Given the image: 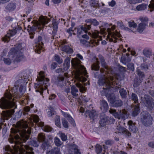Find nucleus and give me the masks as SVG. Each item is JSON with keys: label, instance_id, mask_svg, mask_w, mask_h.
Segmentation results:
<instances>
[{"label": "nucleus", "instance_id": "nucleus-22", "mask_svg": "<svg viewBox=\"0 0 154 154\" xmlns=\"http://www.w3.org/2000/svg\"><path fill=\"white\" fill-rule=\"evenodd\" d=\"M39 121V118L36 115H33L29 118V121L28 122V124L31 126L34 125L33 122L37 123Z\"/></svg>", "mask_w": 154, "mask_h": 154}, {"label": "nucleus", "instance_id": "nucleus-50", "mask_svg": "<svg viewBox=\"0 0 154 154\" xmlns=\"http://www.w3.org/2000/svg\"><path fill=\"white\" fill-rule=\"evenodd\" d=\"M149 8L150 9L151 12L154 10V0H151L150 4L149 5Z\"/></svg>", "mask_w": 154, "mask_h": 154}, {"label": "nucleus", "instance_id": "nucleus-35", "mask_svg": "<svg viewBox=\"0 0 154 154\" xmlns=\"http://www.w3.org/2000/svg\"><path fill=\"white\" fill-rule=\"evenodd\" d=\"M76 85L79 89V90L82 93H84L86 90V88L84 87V86L81 84L79 83H76Z\"/></svg>", "mask_w": 154, "mask_h": 154}, {"label": "nucleus", "instance_id": "nucleus-8", "mask_svg": "<svg viewBox=\"0 0 154 154\" xmlns=\"http://www.w3.org/2000/svg\"><path fill=\"white\" fill-rule=\"evenodd\" d=\"M25 79L22 77H19L16 81L13 89H17L19 88V91L14 92L13 97L15 98H19L21 97L25 93L26 90V83Z\"/></svg>", "mask_w": 154, "mask_h": 154}, {"label": "nucleus", "instance_id": "nucleus-55", "mask_svg": "<svg viewBox=\"0 0 154 154\" xmlns=\"http://www.w3.org/2000/svg\"><path fill=\"white\" fill-rule=\"evenodd\" d=\"M128 25L130 27L133 28L136 27L137 26V24L133 21H131L128 22Z\"/></svg>", "mask_w": 154, "mask_h": 154}, {"label": "nucleus", "instance_id": "nucleus-46", "mask_svg": "<svg viewBox=\"0 0 154 154\" xmlns=\"http://www.w3.org/2000/svg\"><path fill=\"white\" fill-rule=\"evenodd\" d=\"M55 125L58 127L60 128V117L57 116L55 118Z\"/></svg>", "mask_w": 154, "mask_h": 154}, {"label": "nucleus", "instance_id": "nucleus-45", "mask_svg": "<svg viewBox=\"0 0 154 154\" xmlns=\"http://www.w3.org/2000/svg\"><path fill=\"white\" fill-rule=\"evenodd\" d=\"M119 92L122 97L125 98L126 97L127 94L126 91L123 88H121L120 89Z\"/></svg>", "mask_w": 154, "mask_h": 154}, {"label": "nucleus", "instance_id": "nucleus-17", "mask_svg": "<svg viewBox=\"0 0 154 154\" xmlns=\"http://www.w3.org/2000/svg\"><path fill=\"white\" fill-rule=\"evenodd\" d=\"M70 61V57H67L64 60L63 65V69H62V68L57 69L56 72H57L59 73L61 72H63L67 70L69 67Z\"/></svg>", "mask_w": 154, "mask_h": 154}, {"label": "nucleus", "instance_id": "nucleus-2", "mask_svg": "<svg viewBox=\"0 0 154 154\" xmlns=\"http://www.w3.org/2000/svg\"><path fill=\"white\" fill-rule=\"evenodd\" d=\"M119 72H116L115 68H113L112 71L110 72L108 81H107L105 87L103 88L101 91V94L108 97L110 98V96L108 93L111 88L116 89L119 88L121 86L119 80H122L124 77V73L126 71L125 68L120 66L119 68Z\"/></svg>", "mask_w": 154, "mask_h": 154}, {"label": "nucleus", "instance_id": "nucleus-26", "mask_svg": "<svg viewBox=\"0 0 154 154\" xmlns=\"http://www.w3.org/2000/svg\"><path fill=\"white\" fill-rule=\"evenodd\" d=\"M91 25H88L86 26H82L80 28V29H77V31L78 33L80 34H81L82 32V31L84 32L85 33H86L87 31L89 30L91 28Z\"/></svg>", "mask_w": 154, "mask_h": 154}, {"label": "nucleus", "instance_id": "nucleus-52", "mask_svg": "<svg viewBox=\"0 0 154 154\" xmlns=\"http://www.w3.org/2000/svg\"><path fill=\"white\" fill-rule=\"evenodd\" d=\"M128 69L132 71H134V65L133 63H129L127 65Z\"/></svg>", "mask_w": 154, "mask_h": 154}, {"label": "nucleus", "instance_id": "nucleus-33", "mask_svg": "<svg viewBox=\"0 0 154 154\" xmlns=\"http://www.w3.org/2000/svg\"><path fill=\"white\" fill-rule=\"evenodd\" d=\"M47 154H61L60 148L55 147L51 151L48 152Z\"/></svg>", "mask_w": 154, "mask_h": 154}, {"label": "nucleus", "instance_id": "nucleus-59", "mask_svg": "<svg viewBox=\"0 0 154 154\" xmlns=\"http://www.w3.org/2000/svg\"><path fill=\"white\" fill-rule=\"evenodd\" d=\"M57 64L56 63H53L51 65V69H54L57 67Z\"/></svg>", "mask_w": 154, "mask_h": 154}, {"label": "nucleus", "instance_id": "nucleus-20", "mask_svg": "<svg viewBox=\"0 0 154 154\" xmlns=\"http://www.w3.org/2000/svg\"><path fill=\"white\" fill-rule=\"evenodd\" d=\"M66 42V41H63L62 42V46L61 47L62 50L65 51L68 54H70L72 53L73 49L69 46L65 45H63Z\"/></svg>", "mask_w": 154, "mask_h": 154}, {"label": "nucleus", "instance_id": "nucleus-10", "mask_svg": "<svg viewBox=\"0 0 154 154\" xmlns=\"http://www.w3.org/2000/svg\"><path fill=\"white\" fill-rule=\"evenodd\" d=\"M101 30V32L96 30L92 34L91 33H88L92 37V39L90 41L88 42L91 46L98 45L99 44V42L102 40L101 36L100 35L103 34V35H105L106 34L105 30Z\"/></svg>", "mask_w": 154, "mask_h": 154}, {"label": "nucleus", "instance_id": "nucleus-41", "mask_svg": "<svg viewBox=\"0 0 154 154\" xmlns=\"http://www.w3.org/2000/svg\"><path fill=\"white\" fill-rule=\"evenodd\" d=\"M58 134L59 135L60 137L63 141H65L67 140V137L64 133L59 131Z\"/></svg>", "mask_w": 154, "mask_h": 154}, {"label": "nucleus", "instance_id": "nucleus-23", "mask_svg": "<svg viewBox=\"0 0 154 154\" xmlns=\"http://www.w3.org/2000/svg\"><path fill=\"white\" fill-rule=\"evenodd\" d=\"M100 109L103 112H106L108 109V106L107 102L103 100H100Z\"/></svg>", "mask_w": 154, "mask_h": 154}, {"label": "nucleus", "instance_id": "nucleus-32", "mask_svg": "<svg viewBox=\"0 0 154 154\" xmlns=\"http://www.w3.org/2000/svg\"><path fill=\"white\" fill-rule=\"evenodd\" d=\"M98 117L96 112L94 110H92L89 113V117L93 120L96 119Z\"/></svg>", "mask_w": 154, "mask_h": 154}, {"label": "nucleus", "instance_id": "nucleus-51", "mask_svg": "<svg viewBox=\"0 0 154 154\" xmlns=\"http://www.w3.org/2000/svg\"><path fill=\"white\" fill-rule=\"evenodd\" d=\"M131 97L132 100L134 101V103H136L138 102V98L137 95L136 94L134 93H132Z\"/></svg>", "mask_w": 154, "mask_h": 154}, {"label": "nucleus", "instance_id": "nucleus-38", "mask_svg": "<svg viewBox=\"0 0 154 154\" xmlns=\"http://www.w3.org/2000/svg\"><path fill=\"white\" fill-rule=\"evenodd\" d=\"M99 64V62L98 61H97L95 63H94L92 65L91 68L92 70L96 71L99 70L100 68Z\"/></svg>", "mask_w": 154, "mask_h": 154}, {"label": "nucleus", "instance_id": "nucleus-30", "mask_svg": "<svg viewBox=\"0 0 154 154\" xmlns=\"http://www.w3.org/2000/svg\"><path fill=\"white\" fill-rule=\"evenodd\" d=\"M126 55L127 57V58L125 56L122 57H121L120 60L121 62L124 64H126L127 62L130 61L131 60V58H128L129 56V54L127 53Z\"/></svg>", "mask_w": 154, "mask_h": 154}, {"label": "nucleus", "instance_id": "nucleus-29", "mask_svg": "<svg viewBox=\"0 0 154 154\" xmlns=\"http://www.w3.org/2000/svg\"><path fill=\"white\" fill-rule=\"evenodd\" d=\"M147 26V24L146 23H141L138 25L137 29V31L140 33L142 32L145 29L146 26Z\"/></svg>", "mask_w": 154, "mask_h": 154}, {"label": "nucleus", "instance_id": "nucleus-39", "mask_svg": "<svg viewBox=\"0 0 154 154\" xmlns=\"http://www.w3.org/2000/svg\"><path fill=\"white\" fill-rule=\"evenodd\" d=\"M147 8V5L145 4H141L137 6L136 9L138 11L143 10L146 8Z\"/></svg>", "mask_w": 154, "mask_h": 154}, {"label": "nucleus", "instance_id": "nucleus-5", "mask_svg": "<svg viewBox=\"0 0 154 154\" xmlns=\"http://www.w3.org/2000/svg\"><path fill=\"white\" fill-rule=\"evenodd\" d=\"M37 82L35 84L34 87L35 91L39 92L42 95L44 91L47 89L49 86V79L45 77V73L42 71L38 73V75L36 79Z\"/></svg>", "mask_w": 154, "mask_h": 154}, {"label": "nucleus", "instance_id": "nucleus-25", "mask_svg": "<svg viewBox=\"0 0 154 154\" xmlns=\"http://www.w3.org/2000/svg\"><path fill=\"white\" fill-rule=\"evenodd\" d=\"M112 98L110 100V103L112 106L115 107H118L121 106L122 104V102L120 100H115L113 101Z\"/></svg>", "mask_w": 154, "mask_h": 154}, {"label": "nucleus", "instance_id": "nucleus-62", "mask_svg": "<svg viewBox=\"0 0 154 154\" xmlns=\"http://www.w3.org/2000/svg\"><path fill=\"white\" fill-rule=\"evenodd\" d=\"M137 73L138 75L142 77L144 76V74L143 73L140 71L139 70H137Z\"/></svg>", "mask_w": 154, "mask_h": 154}, {"label": "nucleus", "instance_id": "nucleus-53", "mask_svg": "<svg viewBox=\"0 0 154 154\" xmlns=\"http://www.w3.org/2000/svg\"><path fill=\"white\" fill-rule=\"evenodd\" d=\"M49 109L50 111L48 112V115L49 117H51L52 115L54 114V109L51 107H50Z\"/></svg>", "mask_w": 154, "mask_h": 154}, {"label": "nucleus", "instance_id": "nucleus-54", "mask_svg": "<svg viewBox=\"0 0 154 154\" xmlns=\"http://www.w3.org/2000/svg\"><path fill=\"white\" fill-rule=\"evenodd\" d=\"M73 148L74 149V154H81L80 152L79 149H78V146L74 145L73 146Z\"/></svg>", "mask_w": 154, "mask_h": 154}, {"label": "nucleus", "instance_id": "nucleus-56", "mask_svg": "<svg viewBox=\"0 0 154 154\" xmlns=\"http://www.w3.org/2000/svg\"><path fill=\"white\" fill-rule=\"evenodd\" d=\"M62 124L63 127L65 128H67L68 127V123L67 121L65 119L62 120Z\"/></svg>", "mask_w": 154, "mask_h": 154}, {"label": "nucleus", "instance_id": "nucleus-6", "mask_svg": "<svg viewBox=\"0 0 154 154\" xmlns=\"http://www.w3.org/2000/svg\"><path fill=\"white\" fill-rule=\"evenodd\" d=\"M49 21H50V19L47 18L46 17L41 16L39 17L38 21L35 20L32 21L33 26L31 27L30 25H28L27 29L29 32L30 38H33L35 31L37 29L39 30H42L45 25L48 23Z\"/></svg>", "mask_w": 154, "mask_h": 154}, {"label": "nucleus", "instance_id": "nucleus-40", "mask_svg": "<svg viewBox=\"0 0 154 154\" xmlns=\"http://www.w3.org/2000/svg\"><path fill=\"white\" fill-rule=\"evenodd\" d=\"M54 143L55 145L57 146H60L62 144V143L60 139L57 137H55L54 138Z\"/></svg>", "mask_w": 154, "mask_h": 154}, {"label": "nucleus", "instance_id": "nucleus-44", "mask_svg": "<svg viewBox=\"0 0 154 154\" xmlns=\"http://www.w3.org/2000/svg\"><path fill=\"white\" fill-rule=\"evenodd\" d=\"M96 147V151L97 154L100 153L103 150L102 146L99 144H97Z\"/></svg>", "mask_w": 154, "mask_h": 154}, {"label": "nucleus", "instance_id": "nucleus-11", "mask_svg": "<svg viewBox=\"0 0 154 154\" xmlns=\"http://www.w3.org/2000/svg\"><path fill=\"white\" fill-rule=\"evenodd\" d=\"M115 28V26L113 25L111 28H108L106 30L108 33L107 38L110 42H113L115 43L117 42L118 38H119L121 36V35L118 31H114Z\"/></svg>", "mask_w": 154, "mask_h": 154}, {"label": "nucleus", "instance_id": "nucleus-21", "mask_svg": "<svg viewBox=\"0 0 154 154\" xmlns=\"http://www.w3.org/2000/svg\"><path fill=\"white\" fill-rule=\"evenodd\" d=\"M36 125L38 126L41 127L42 129L46 132H50L52 130L51 128L48 125L44 126V123L42 122H40L38 123H37Z\"/></svg>", "mask_w": 154, "mask_h": 154}, {"label": "nucleus", "instance_id": "nucleus-42", "mask_svg": "<svg viewBox=\"0 0 154 154\" xmlns=\"http://www.w3.org/2000/svg\"><path fill=\"white\" fill-rule=\"evenodd\" d=\"M78 91V90L76 88L75 86H72L71 87V93L72 94L75 96H76L77 94L76 93Z\"/></svg>", "mask_w": 154, "mask_h": 154}, {"label": "nucleus", "instance_id": "nucleus-49", "mask_svg": "<svg viewBox=\"0 0 154 154\" xmlns=\"http://www.w3.org/2000/svg\"><path fill=\"white\" fill-rule=\"evenodd\" d=\"M54 59L59 64L61 63L63 61V60L60 59L59 56L57 55L54 56Z\"/></svg>", "mask_w": 154, "mask_h": 154}, {"label": "nucleus", "instance_id": "nucleus-60", "mask_svg": "<svg viewBox=\"0 0 154 154\" xmlns=\"http://www.w3.org/2000/svg\"><path fill=\"white\" fill-rule=\"evenodd\" d=\"M105 143L106 145H111L113 143V141L112 140H109L106 141Z\"/></svg>", "mask_w": 154, "mask_h": 154}, {"label": "nucleus", "instance_id": "nucleus-16", "mask_svg": "<svg viewBox=\"0 0 154 154\" xmlns=\"http://www.w3.org/2000/svg\"><path fill=\"white\" fill-rule=\"evenodd\" d=\"M35 45L34 47V49L36 52L40 54L41 51H44L43 48V43L42 42V37L39 36L38 39L35 40Z\"/></svg>", "mask_w": 154, "mask_h": 154}, {"label": "nucleus", "instance_id": "nucleus-48", "mask_svg": "<svg viewBox=\"0 0 154 154\" xmlns=\"http://www.w3.org/2000/svg\"><path fill=\"white\" fill-rule=\"evenodd\" d=\"M139 20L143 23H146L147 25V21L148 20V18L146 17H141L139 18Z\"/></svg>", "mask_w": 154, "mask_h": 154}, {"label": "nucleus", "instance_id": "nucleus-19", "mask_svg": "<svg viewBox=\"0 0 154 154\" xmlns=\"http://www.w3.org/2000/svg\"><path fill=\"white\" fill-rule=\"evenodd\" d=\"M152 120V119L151 115L147 113L143 116L142 122L144 125L148 126L151 125Z\"/></svg>", "mask_w": 154, "mask_h": 154}, {"label": "nucleus", "instance_id": "nucleus-28", "mask_svg": "<svg viewBox=\"0 0 154 154\" xmlns=\"http://www.w3.org/2000/svg\"><path fill=\"white\" fill-rule=\"evenodd\" d=\"M16 7V5L14 3L11 2L9 3L6 7L5 8L7 11H12L14 10Z\"/></svg>", "mask_w": 154, "mask_h": 154}, {"label": "nucleus", "instance_id": "nucleus-12", "mask_svg": "<svg viewBox=\"0 0 154 154\" xmlns=\"http://www.w3.org/2000/svg\"><path fill=\"white\" fill-rule=\"evenodd\" d=\"M109 113L116 118L119 119H122L124 120L127 119L129 116V113L128 111L125 109L120 110L119 113L117 112L116 110L111 109L109 110Z\"/></svg>", "mask_w": 154, "mask_h": 154}, {"label": "nucleus", "instance_id": "nucleus-14", "mask_svg": "<svg viewBox=\"0 0 154 154\" xmlns=\"http://www.w3.org/2000/svg\"><path fill=\"white\" fill-rule=\"evenodd\" d=\"M116 130L117 134L126 137H129L131 135V133L126 128L119 125H117Z\"/></svg>", "mask_w": 154, "mask_h": 154}, {"label": "nucleus", "instance_id": "nucleus-58", "mask_svg": "<svg viewBox=\"0 0 154 154\" xmlns=\"http://www.w3.org/2000/svg\"><path fill=\"white\" fill-rule=\"evenodd\" d=\"M97 0H92L91 3H92L91 5L94 7L97 6H98V3Z\"/></svg>", "mask_w": 154, "mask_h": 154}, {"label": "nucleus", "instance_id": "nucleus-24", "mask_svg": "<svg viewBox=\"0 0 154 154\" xmlns=\"http://www.w3.org/2000/svg\"><path fill=\"white\" fill-rule=\"evenodd\" d=\"M129 126V130L133 133H136L137 131V128L135 126L134 123H133L131 120L129 121L128 123Z\"/></svg>", "mask_w": 154, "mask_h": 154}, {"label": "nucleus", "instance_id": "nucleus-43", "mask_svg": "<svg viewBox=\"0 0 154 154\" xmlns=\"http://www.w3.org/2000/svg\"><path fill=\"white\" fill-rule=\"evenodd\" d=\"M45 137L43 134H39L38 136V141L39 142H43L45 140Z\"/></svg>", "mask_w": 154, "mask_h": 154}, {"label": "nucleus", "instance_id": "nucleus-47", "mask_svg": "<svg viewBox=\"0 0 154 154\" xmlns=\"http://www.w3.org/2000/svg\"><path fill=\"white\" fill-rule=\"evenodd\" d=\"M86 22H91L92 24L95 26H97L99 24L98 22L94 19H91L90 20H86Z\"/></svg>", "mask_w": 154, "mask_h": 154}, {"label": "nucleus", "instance_id": "nucleus-63", "mask_svg": "<svg viewBox=\"0 0 154 154\" xmlns=\"http://www.w3.org/2000/svg\"><path fill=\"white\" fill-rule=\"evenodd\" d=\"M117 26H118L122 27L123 26V24L121 22H118L117 23Z\"/></svg>", "mask_w": 154, "mask_h": 154}, {"label": "nucleus", "instance_id": "nucleus-15", "mask_svg": "<svg viewBox=\"0 0 154 154\" xmlns=\"http://www.w3.org/2000/svg\"><path fill=\"white\" fill-rule=\"evenodd\" d=\"M101 120L100 122V124L102 127L105 126L106 124H109L113 123L115 122L114 119L111 117H108L104 115L100 117Z\"/></svg>", "mask_w": 154, "mask_h": 154}, {"label": "nucleus", "instance_id": "nucleus-36", "mask_svg": "<svg viewBox=\"0 0 154 154\" xmlns=\"http://www.w3.org/2000/svg\"><path fill=\"white\" fill-rule=\"evenodd\" d=\"M58 24L57 22L56 21L55 19H54L53 20L52 25L53 29V32L55 33L58 28Z\"/></svg>", "mask_w": 154, "mask_h": 154}, {"label": "nucleus", "instance_id": "nucleus-3", "mask_svg": "<svg viewBox=\"0 0 154 154\" xmlns=\"http://www.w3.org/2000/svg\"><path fill=\"white\" fill-rule=\"evenodd\" d=\"M81 61L77 58L72 59L71 64L72 67L75 69L74 70L75 79L82 83L86 81V78L83 77V75L88 77L87 71L85 67L81 65Z\"/></svg>", "mask_w": 154, "mask_h": 154}, {"label": "nucleus", "instance_id": "nucleus-64", "mask_svg": "<svg viewBox=\"0 0 154 154\" xmlns=\"http://www.w3.org/2000/svg\"><path fill=\"white\" fill-rule=\"evenodd\" d=\"M148 145L149 146L154 148V142H150L148 143Z\"/></svg>", "mask_w": 154, "mask_h": 154}, {"label": "nucleus", "instance_id": "nucleus-31", "mask_svg": "<svg viewBox=\"0 0 154 154\" xmlns=\"http://www.w3.org/2000/svg\"><path fill=\"white\" fill-rule=\"evenodd\" d=\"M143 54L147 57H149L152 55V51L149 48H145L143 51Z\"/></svg>", "mask_w": 154, "mask_h": 154}, {"label": "nucleus", "instance_id": "nucleus-13", "mask_svg": "<svg viewBox=\"0 0 154 154\" xmlns=\"http://www.w3.org/2000/svg\"><path fill=\"white\" fill-rule=\"evenodd\" d=\"M141 96V101L140 103L144 104L145 106L152 110L154 107V104L152 102V98L147 95H143Z\"/></svg>", "mask_w": 154, "mask_h": 154}, {"label": "nucleus", "instance_id": "nucleus-1", "mask_svg": "<svg viewBox=\"0 0 154 154\" xmlns=\"http://www.w3.org/2000/svg\"><path fill=\"white\" fill-rule=\"evenodd\" d=\"M15 128L11 129V134L8 138L9 142L13 143L12 148L8 145L5 146L4 148V154H34L30 145L38 146V144L35 141H31L29 146L21 144L29 139V136L26 134H30L31 128L28 127L26 121L24 120L18 122Z\"/></svg>", "mask_w": 154, "mask_h": 154}, {"label": "nucleus", "instance_id": "nucleus-61", "mask_svg": "<svg viewBox=\"0 0 154 154\" xmlns=\"http://www.w3.org/2000/svg\"><path fill=\"white\" fill-rule=\"evenodd\" d=\"M67 32L69 33L70 35H71L72 33H74V31L72 30V28L71 27L67 29Z\"/></svg>", "mask_w": 154, "mask_h": 154}, {"label": "nucleus", "instance_id": "nucleus-34", "mask_svg": "<svg viewBox=\"0 0 154 154\" xmlns=\"http://www.w3.org/2000/svg\"><path fill=\"white\" fill-rule=\"evenodd\" d=\"M140 113V109L138 105L135 106L134 110L132 112V115L133 116H137Z\"/></svg>", "mask_w": 154, "mask_h": 154}, {"label": "nucleus", "instance_id": "nucleus-7", "mask_svg": "<svg viewBox=\"0 0 154 154\" xmlns=\"http://www.w3.org/2000/svg\"><path fill=\"white\" fill-rule=\"evenodd\" d=\"M101 65L103 68L100 70V73L99 76L98 84L100 85L105 86L107 81H108L109 76L110 72L112 71L113 67H109L105 65V63L103 60L101 61Z\"/></svg>", "mask_w": 154, "mask_h": 154}, {"label": "nucleus", "instance_id": "nucleus-27", "mask_svg": "<svg viewBox=\"0 0 154 154\" xmlns=\"http://www.w3.org/2000/svg\"><path fill=\"white\" fill-rule=\"evenodd\" d=\"M61 112L63 116L66 118L73 126H75V124L74 121L71 116L67 113H65L62 111Z\"/></svg>", "mask_w": 154, "mask_h": 154}, {"label": "nucleus", "instance_id": "nucleus-18", "mask_svg": "<svg viewBox=\"0 0 154 154\" xmlns=\"http://www.w3.org/2000/svg\"><path fill=\"white\" fill-rule=\"evenodd\" d=\"M17 32V28L9 30L8 32L7 35L2 38V41L5 42H8L10 40L11 37L15 35Z\"/></svg>", "mask_w": 154, "mask_h": 154}, {"label": "nucleus", "instance_id": "nucleus-9", "mask_svg": "<svg viewBox=\"0 0 154 154\" xmlns=\"http://www.w3.org/2000/svg\"><path fill=\"white\" fill-rule=\"evenodd\" d=\"M14 99H13L11 94L9 92L6 93L4 97L0 99V108L3 109H8L14 107L16 108L14 102L13 101Z\"/></svg>", "mask_w": 154, "mask_h": 154}, {"label": "nucleus", "instance_id": "nucleus-57", "mask_svg": "<svg viewBox=\"0 0 154 154\" xmlns=\"http://www.w3.org/2000/svg\"><path fill=\"white\" fill-rule=\"evenodd\" d=\"M109 5L111 7L114 6L116 4V2L114 0H112L111 2H108Z\"/></svg>", "mask_w": 154, "mask_h": 154}, {"label": "nucleus", "instance_id": "nucleus-4", "mask_svg": "<svg viewBox=\"0 0 154 154\" xmlns=\"http://www.w3.org/2000/svg\"><path fill=\"white\" fill-rule=\"evenodd\" d=\"M22 49L21 44H19L15 48L11 49L6 57L2 58L5 64H10L12 61L19 62L23 60L24 57L20 51Z\"/></svg>", "mask_w": 154, "mask_h": 154}, {"label": "nucleus", "instance_id": "nucleus-37", "mask_svg": "<svg viewBox=\"0 0 154 154\" xmlns=\"http://www.w3.org/2000/svg\"><path fill=\"white\" fill-rule=\"evenodd\" d=\"M142 0H127V2L128 4L131 5L140 3Z\"/></svg>", "mask_w": 154, "mask_h": 154}]
</instances>
